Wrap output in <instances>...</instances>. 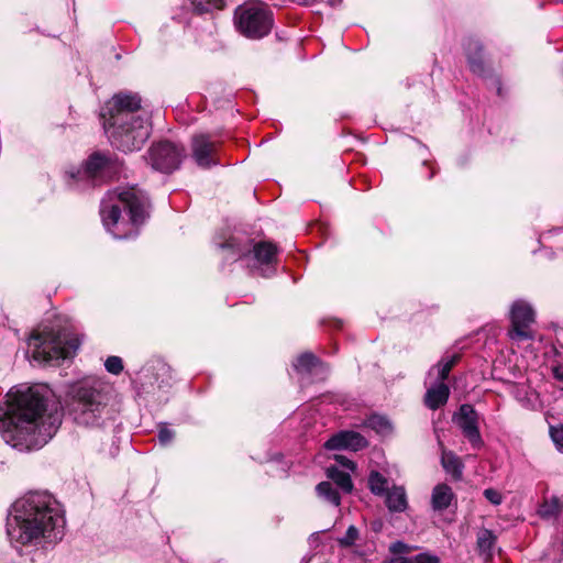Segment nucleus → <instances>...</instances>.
I'll return each instance as SVG.
<instances>
[{
	"instance_id": "obj_22",
	"label": "nucleus",
	"mask_w": 563,
	"mask_h": 563,
	"mask_svg": "<svg viewBox=\"0 0 563 563\" xmlns=\"http://www.w3.org/2000/svg\"><path fill=\"white\" fill-rule=\"evenodd\" d=\"M441 462L448 473L452 474L454 477H461L463 464L459 456L450 451H443Z\"/></svg>"
},
{
	"instance_id": "obj_5",
	"label": "nucleus",
	"mask_w": 563,
	"mask_h": 563,
	"mask_svg": "<svg viewBox=\"0 0 563 563\" xmlns=\"http://www.w3.org/2000/svg\"><path fill=\"white\" fill-rule=\"evenodd\" d=\"M148 199L136 187L108 191L101 201L102 223L114 238L135 234V228L148 216Z\"/></svg>"
},
{
	"instance_id": "obj_27",
	"label": "nucleus",
	"mask_w": 563,
	"mask_h": 563,
	"mask_svg": "<svg viewBox=\"0 0 563 563\" xmlns=\"http://www.w3.org/2000/svg\"><path fill=\"white\" fill-rule=\"evenodd\" d=\"M560 512V500L558 497H552L545 500L539 508V515L544 519H550L558 516Z\"/></svg>"
},
{
	"instance_id": "obj_7",
	"label": "nucleus",
	"mask_w": 563,
	"mask_h": 563,
	"mask_svg": "<svg viewBox=\"0 0 563 563\" xmlns=\"http://www.w3.org/2000/svg\"><path fill=\"white\" fill-rule=\"evenodd\" d=\"M273 13L266 4L250 1L239 5L234 12V23L246 37L261 38L273 27Z\"/></svg>"
},
{
	"instance_id": "obj_34",
	"label": "nucleus",
	"mask_w": 563,
	"mask_h": 563,
	"mask_svg": "<svg viewBox=\"0 0 563 563\" xmlns=\"http://www.w3.org/2000/svg\"><path fill=\"white\" fill-rule=\"evenodd\" d=\"M484 496H485V498H486L489 503H492L493 505H496V506H497V505H500V504H501V501H503V496H501V494H500L498 490L494 489V488H487V489H485V490H484Z\"/></svg>"
},
{
	"instance_id": "obj_26",
	"label": "nucleus",
	"mask_w": 563,
	"mask_h": 563,
	"mask_svg": "<svg viewBox=\"0 0 563 563\" xmlns=\"http://www.w3.org/2000/svg\"><path fill=\"white\" fill-rule=\"evenodd\" d=\"M192 10L198 13L210 12L212 10L222 9L223 0H188Z\"/></svg>"
},
{
	"instance_id": "obj_15",
	"label": "nucleus",
	"mask_w": 563,
	"mask_h": 563,
	"mask_svg": "<svg viewBox=\"0 0 563 563\" xmlns=\"http://www.w3.org/2000/svg\"><path fill=\"white\" fill-rule=\"evenodd\" d=\"M294 368L301 375L319 376L325 373L323 364L311 353H303L298 356L294 363Z\"/></svg>"
},
{
	"instance_id": "obj_8",
	"label": "nucleus",
	"mask_w": 563,
	"mask_h": 563,
	"mask_svg": "<svg viewBox=\"0 0 563 563\" xmlns=\"http://www.w3.org/2000/svg\"><path fill=\"white\" fill-rule=\"evenodd\" d=\"M223 250L231 252V255L227 257L228 261H236L252 256L254 261L253 267L260 268L263 265H272L275 262L277 249L269 242H260L254 244L240 243L235 238H231L221 245Z\"/></svg>"
},
{
	"instance_id": "obj_29",
	"label": "nucleus",
	"mask_w": 563,
	"mask_h": 563,
	"mask_svg": "<svg viewBox=\"0 0 563 563\" xmlns=\"http://www.w3.org/2000/svg\"><path fill=\"white\" fill-rule=\"evenodd\" d=\"M368 426L383 434H386L391 430L389 421L382 416H372L368 419Z\"/></svg>"
},
{
	"instance_id": "obj_39",
	"label": "nucleus",
	"mask_w": 563,
	"mask_h": 563,
	"mask_svg": "<svg viewBox=\"0 0 563 563\" xmlns=\"http://www.w3.org/2000/svg\"><path fill=\"white\" fill-rule=\"evenodd\" d=\"M342 2V0H329V3L331 5H336V4H340Z\"/></svg>"
},
{
	"instance_id": "obj_17",
	"label": "nucleus",
	"mask_w": 563,
	"mask_h": 563,
	"mask_svg": "<svg viewBox=\"0 0 563 563\" xmlns=\"http://www.w3.org/2000/svg\"><path fill=\"white\" fill-rule=\"evenodd\" d=\"M454 497L452 488L446 484H439L432 490L431 505L433 510L442 511L446 509Z\"/></svg>"
},
{
	"instance_id": "obj_10",
	"label": "nucleus",
	"mask_w": 563,
	"mask_h": 563,
	"mask_svg": "<svg viewBox=\"0 0 563 563\" xmlns=\"http://www.w3.org/2000/svg\"><path fill=\"white\" fill-rule=\"evenodd\" d=\"M184 157L185 148L168 141L155 143L148 151L152 167L162 173H172L177 169Z\"/></svg>"
},
{
	"instance_id": "obj_37",
	"label": "nucleus",
	"mask_w": 563,
	"mask_h": 563,
	"mask_svg": "<svg viewBox=\"0 0 563 563\" xmlns=\"http://www.w3.org/2000/svg\"><path fill=\"white\" fill-rule=\"evenodd\" d=\"M334 459L335 461L342 465L343 467H345L346 470L349 471H354L355 468V465L352 461H350L349 459H346L345 456L341 455V454H335L334 455Z\"/></svg>"
},
{
	"instance_id": "obj_1",
	"label": "nucleus",
	"mask_w": 563,
	"mask_h": 563,
	"mask_svg": "<svg viewBox=\"0 0 563 563\" xmlns=\"http://www.w3.org/2000/svg\"><path fill=\"white\" fill-rule=\"evenodd\" d=\"M43 386L12 388L5 407L0 406V432L5 443L20 451L40 449L56 433L60 415L47 409Z\"/></svg>"
},
{
	"instance_id": "obj_12",
	"label": "nucleus",
	"mask_w": 563,
	"mask_h": 563,
	"mask_svg": "<svg viewBox=\"0 0 563 563\" xmlns=\"http://www.w3.org/2000/svg\"><path fill=\"white\" fill-rule=\"evenodd\" d=\"M219 142L209 134H197L191 141L192 157L198 166L209 168L219 164L217 158Z\"/></svg>"
},
{
	"instance_id": "obj_3",
	"label": "nucleus",
	"mask_w": 563,
	"mask_h": 563,
	"mask_svg": "<svg viewBox=\"0 0 563 563\" xmlns=\"http://www.w3.org/2000/svg\"><path fill=\"white\" fill-rule=\"evenodd\" d=\"M140 110L141 98L131 92L113 96L101 110L108 139L115 148L124 153L141 150L150 137L148 117Z\"/></svg>"
},
{
	"instance_id": "obj_35",
	"label": "nucleus",
	"mask_w": 563,
	"mask_h": 563,
	"mask_svg": "<svg viewBox=\"0 0 563 563\" xmlns=\"http://www.w3.org/2000/svg\"><path fill=\"white\" fill-rule=\"evenodd\" d=\"M174 438V432L169 430L168 428H161L158 432V440L159 443L163 445L168 444Z\"/></svg>"
},
{
	"instance_id": "obj_9",
	"label": "nucleus",
	"mask_w": 563,
	"mask_h": 563,
	"mask_svg": "<svg viewBox=\"0 0 563 563\" xmlns=\"http://www.w3.org/2000/svg\"><path fill=\"white\" fill-rule=\"evenodd\" d=\"M120 172V164L102 153L92 154L82 169L69 173L73 180L86 179L91 184H98L114 178Z\"/></svg>"
},
{
	"instance_id": "obj_30",
	"label": "nucleus",
	"mask_w": 563,
	"mask_h": 563,
	"mask_svg": "<svg viewBox=\"0 0 563 563\" xmlns=\"http://www.w3.org/2000/svg\"><path fill=\"white\" fill-rule=\"evenodd\" d=\"M106 369L114 375H119L123 371V362L119 356H109L104 362Z\"/></svg>"
},
{
	"instance_id": "obj_6",
	"label": "nucleus",
	"mask_w": 563,
	"mask_h": 563,
	"mask_svg": "<svg viewBox=\"0 0 563 563\" xmlns=\"http://www.w3.org/2000/svg\"><path fill=\"white\" fill-rule=\"evenodd\" d=\"M79 344L77 336H69L65 332L55 333L47 329L33 332L29 339V345L33 349L32 357L38 363L66 360L75 354Z\"/></svg>"
},
{
	"instance_id": "obj_31",
	"label": "nucleus",
	"mask_w": 563,
	"mask_h": 563,
	"mask_svg": "<svg viewBox=\"0 0 563 563\" xmlns=\"http://www.w3.org/2000/svg\"><path fill=\"white\" fill-rule=\"evenodd\" d=\"M358 539V530L354 526H350L339 542L343 547H351Z\"/></svg>"
},
{
	"instance_id": "obj_32",
	"label": "nucleus",
	"mask_w": 563,
	"mask_h": 563,
	"mask_svg": "<svg viewBox=\"0 0 563 563\" xmlns=\"http://www.w3.org/2000/svg\"><path fill=\"white\" fill-rule=\"evenodd\" d=\"M550 435L552 441L554 442L556 449L560 452H563V426H551L550 427Z\"/></svg>"
},
{
	"instance_id": "obj_20",
	"label": "nucleus",
	"mask_w": 563,
	"mask_h": 563,
	"mask_svg": "<svg viewBox=\"0 0 563 563\" xmlns=\"http://www.w3.org/2000/svg\"><path fill=\"white\" fill-rule=\"evenodd\" d=\"M459 358V354L443 356L441 361L430 369L429 375H432L435 372L437 379L444 383L452 367L457 363Z\"/></svg>"
},
{
	"instance_id": "obj_16",
	"label": "nucleus",
	"mask_w": 563,
	"mask_h": 563,
	"mask_svg": "<svg viewBox=\"0 0 563 563\" xmlns=\"http://www.w3.org/2000/svg\"><path fill=\"white\" fill-rule=\"evenodd\" d=\"M450 396V388L445 383L439 382L438 384L428 388L424 397L426 406L435 410L446 404Z\"/></svg>"
},
{
	"instance_id": "obj_25",
	"label": "nucleus",
	"mask_w": 563,
	"mask_h": 563,
	"mask_svg": "<svg viewBox=\"0 0 563 563\" xmlns=\"http://www.w3.org/2000/svg\"><path fill=\"white\" fill-rule=\"evenodd\" d=\"M387 479L380 473L373 471L368 477V486L373 494L384 495L387 493Z\"/></svg>"
},
{
	"instance_id": "obj_28",
	"label": "nucleus",
	"mask_w": 563,
	"mask_h": 563,
	"mask_svg": "<svg viewBox=\"0 0 563 563\" xmlns=\"http://www.w3.org/2000/svg\"><path fill=\"white\" fill-rule=\"evenodd\" d=\"M439 560L435 556L421 553L416 555L415 558L408 559V558H394L388 563H438Z\"/></svg>"
},
{
	"instance_id": "obj_13",
	"label": "nucleus",
	"mask_w": 563,
	"mask_h": 563,
	"mask_svg": "<svg viewBox=\"0 0 563 563\" xmlns=\"http://www.w3.org/2000/svg\"><path fill=\"white\" fill-rule=\"evenodd\" d=\"M453 420L474 448H479L483 444L478 430V416L472 405H462Z\"/></svg>"
},
{
	"instance_id": "obj_19",
	"label": "nucleus",
	"mask_w": 563,
	"mask_h": 563,
	"mask_svg": "<svg viewBox=\"0 0 563 563\" xmlns=\"http://www.w3.org/2000/svg\"><path fill=\"white\" fill-rule=\"evenodd\" d=\"M459 358V354L443 356L441 361L430 369L429 375H432L435 372L437 379L444 383L452 367L457 363Z\"/></svg>"
},
{
	"instance_id": "obj_24",
	"label": "nucleus",
	"mask_w": 563,
	"mask_h": 563,
	"mask_svg": "<svg viewBox=\"0 0 563 563\" xmlns=\"http://www.w3.org/2000/svg\"><path fill=\"white\" fill-rule=\"evenodd\" d=\"M481 49H482V47H481L479 43L476 41L470 42L466 47L470 68L474 74H477V75H482V73H483V62L479 56L478 57L473 56L472 52L474 51L475 53H477V52H481Z\"/></svg>"
},
{
	"instance_id": "obj_11",
	"label": "nucleus",
	"mask_w": 563,
	"mask_h": 563,
	"mask_svg": "<svg viewBox=\"0 0 563 563\" xmlns=\"http://www.w3.org/2000/svg\"><path fill=\"white\" fill-rule=\"evenodd\" d=\"M511 330L509 336L512 340L530 339L529 327L534 322V310L532 306L525 300H516L510 309Z\"/></svg>"
},
{
	"instance_id": "obj_2",
	"label": "nucleus",
	"mask_w": 563,
	"mask_h": 563,
	"mask_svg": "<svg viewBox=\"0 0 563 563\" xmlns=\"http://www.w3.org/2000/svg\"><path fill=\"white\" fill-rule=\"evenodd\" d=\"M65 518L59 503L46 492H31L14 501L7 533L16 549L46 550L64 537Z\"/></svg>"
},
{
	"instance_id": "obj_4",
	"label": "nucleus",
	"mask_w": 563,
	"mask_h": 563,
	"mask_svg": "<svg viewBox=\"0 0 563 563\" xmlns=\"http://www.w3.org/2000/svg\"><path fill=\"white\" fill-rule=\"evenodd\" d=\"M69 415L77 424L102 428L114 420L112 387L99 378H87L71 386L69 390Z\"/></svg>"
},
{
	"instance_id": "obj_21",
	"label": "nucleus",
	"mask_w": 563,
	"mask_h": 563,
	"mask_svg": "<svg viewBox=\"0 0 563 563\" xmlns=\"http://www.w3.org/2000/svg\"><path fill=\"white\" fill-rule=\"evenodd\" d=\"M327 475L331 478L338 487L344 493H350L353 489V483L347 472L340 470L336 466L328 467Z\"/></svg>"
},
{
	"instance_id": "obj_38",
	"label": "nucleus",
	"mask_w": 563,
	"mask_h": 563,
	"mask_svg": "<svg viewBox=\"0 0 563 563\" xmlns=\"http://www.w3.org/2000/svg\"><path fill=\"white\" fill-rule=\"evenodd\" d=\"M292 2H296L298 4H311L313 3L316 0H291Z\"/></svg>"
},
{
	"instance_id": "obj_23",
	"label": "nucleus",
	"mask_w": 563,
	"mask_h": 563,
	"mask_svg": "<svg viewBox=\"0 0 563 563\" xmlns=\"http://www.w3.org/2000/svg\"><path fill=\"white\" fill-rule=\"evenodd\" d=\"M316 490L319 497L323 498L333 506L338 507L340 505L341 497L339 493L333 488L331 483L321 482L317 485Z\"/></svg>"
},
{
	"instance_id": "obj_18",
	"label": "nucleus",
	"mask_w": 563,
	"mask_h": 563,
	"mask_svg": "<svg viewBox=\"0 0 563 563\" xmlns=\"http://www.w3.org/2000/svg\"><path fill=\"white\" fill-rule=\"evenodd\" d=\"M386 505L390 511L402 512L407 509V495L402 486H394L386 493Z\"/></svg>"
},
{
	"instance_id": "obj_33",
	"label": "nucleus",
	"mask_w": 563,
	"mask_h": 563,
	"mask_svg": "<svg viewBox=\"0 0 563 563\" xmlns=\"http://www.w3.org/2000/svg\"><path fill=\"white\" fill-rule=\"evenodd\" d=\"M494 544V536L492 532L485 530L479 537H478V547L484 550L488 551L492 549Z\"/></svg>"
},
{
	"instance_id": "obj_14",
	"label": "nucleus",
	"mask_w": 563,
	"mask_h": 563,
	"mask_svg": "<svg viewBox=\"0 0 563 563\" xmlns=\"http://www.w3.org/2000/svg\"><path fill=\"white\" fill-rule=\"evenodd\" d=\"M367 445L363 435L355 431H340L333 434L325 443L327 450H352L358 451Z\"/></svg>"
},
{
	"instance_id": "obj_36",
	"label": "nucleus",
	"mask_w": 563,
	"mask_h": 563,
	"mask_svg": "<svg viewBox=\"0 0 563 563\" xmlns=\"http://www.w3.org/2000/svg\"><path fill=\"white\" fill-rule=\"evenodd\" d=\"M389 550L394 554H401L407 553L409 551V548L406 543L397 541L389 547Z\"/></svg>"
}]
</instances>
